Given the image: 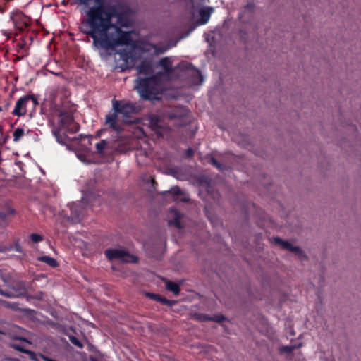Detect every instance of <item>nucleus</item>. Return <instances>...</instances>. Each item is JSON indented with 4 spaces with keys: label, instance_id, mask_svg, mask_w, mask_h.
Instances as JSON below:
<instances>
[{
    "label": "nucleus",
    "instance_id": "nucleus-1",
    "mask_svg": "<svg viewBox=\"0 0 361 361\" xmlns=\"http://www.w3.org/2000/svg\"><path fill=\"white\" fill-rule=\"evenodd\" d=\"M130 26L127 11L99 0L85 11L79 28L80 32L92 39L93 45L97 49L109 51L132 43L131 32L122 30Z\"/></svg>",
    "mask_w": 361,
    "mask_h": 361
},
{
    "label": "nucleus",
    "instance_id": "nucleus-2",
    "mask_svg": "<svg viewBox=\"0 0 361 361\" xmlns=\"http://www.w3.org/2000/svg\"><path fill=\"white\" fill-rule=\"evenodd\" d=\"M188 111L183 106H176L166 111L162 116H154L150 118L149 126L158 137H164L169 132L170 124L176 128L187 124L186 116Z\"/></svg>",
    "mask_w": 361,
    "mask_h": 361
},
{
    "label": "nucleus",
    "instance_id": "nucleus-3",
    "mask_svg": "<svg viewBox=\"0 0 361 361\" xmlns=\"http://www.w3.org/2000/svg\"><path fill=\"white\" fill-rule=\"evenodd\" d=\"M161 77L162 73L158 72L149 77H138L135 80V87L142 99H159L158 95L162 88Z\"/></svg>",
    "mask_w": 361,
    "mask_h": 361
},
{
    "label": "nucleus",
    "instance_id": "nucleus-4",
    "mask_svg": "<svg viewBox=\"0 0 361 361\" xmlns=\"http://www.w3.org/2000/svg\"><path fill=\"white\" fill-rule=\"evenodd\" d=\"M10 19L13 23L14 30L13 32L9 30H2V35L10 39L11 35H14L13 42L17 41V36L27 32L31 25V18L21 11L17 10L10 14Z\"/></svg>",
    "mask_w": 361,
    "mask_h": 361
},
{
    "label": "nucleus",
    "instance_id": "nucleus-5",
    "mask_svg": "<svg viewBox=\"0 0 361 361\" xmlns=\"http://www.w3.org/2000/svg\"><path fill=\"white\" fill-rule=\"evenodd\" d=\"M112 109L114 111L122 115L123 122L125 123H134L135 119H132L133 116L136 114L139 109L135 104L125 100H112Z\"/></svg>",
    "mask_w": 361,
    "mask_h": 361
},
{
    "label": "nucleus",
    "instance_id": "nucleus-6",
    "mask_svg": "<svg viewBox=\"0 0 361 361\" xmlns=\"http://www.w3.org/2000/svg\"><path fill=\"white\" fill-rule=\"evenodd\" d=\"M30 104L32 109H35L39 104L38 100L34 94H26L21 97L16 102L12 114L19 117L25 116L27 113V107Z\"/></svg>",
    "mask_w": 361,
    "mask_h": 361
},
{
    "label": "nucleus",
    "instance_id": "nucleus-7",
    "mask_svg": "<svg viewBox=\"0 0 361 361\" xmlns=\"http://www.w3.org/2000/svg\"><path fill=\"white\" fill-rule=\"evenodd\" d=\"M175 68L180 69L184 74L190 78V82L192 85H201L203 82V77L201 72L191 63H180Z\"/></svg>",
    "mask_w": 361,
    "mask_h": 361
},
{
    "label": "nucleus",
    "instance_id": "nucleus-8",
    "mask_svg": "<svg viewBox=\"0 0 361 361\" xmlns=\"http://www.w3.org/2000/svg\"><path fill=\"white\" fill-rule=\"evenodd\" d=\"M104 254L109 260L118 259L126 262H136L137 258L128 252L121 249H107Z\"/></svg>",
    "mask_w": 361,
    "mask_h": 361
},
{
    "label": "nucleus",
    "instance_id": "nucleus-9",
    "mask_svg": "<svg viewBox=\"0 0 361 361\" xmlns=\"http://www.w3.org/2000/svg\"><path fill=\"white\" fill-rule=\"evenodd\" d=\"M274 243L279 245L283 250L290 251L298 255L300 260H305L307 257L303 253L302 250L298 246H294L288 241L283 240L279 237L273 238Z\"/></svg>",
    "mask_w": 361,
    "mask_h": 361
},
{
    "label": "nucleus",
    "instance_id": "nucleus-10",
    "mask_svg": "<svg viewBox=\"0 0 361 361\" xmlns=\"http://www.w3.org/2000/svg\"><path fill=\"white\" fill-rule=\"evenodd\" d=\"M119 54L120 59L122 61L120 67L123 71L134 67L136 58L131 51L123 49L121 51Z\"/></svg>",
    "mask_w": 361,
    "mask_h": 361
},
{
    "label": "nucleus",
    "instance_id": "nucleus-11",
    "mask_svg": "<svg viewBox=\"0 0 361 361\" xmlns=\"http://www.w3.org/2000/svg\"><path fill=\"white\" fill-rule=\"evenodd\" d=\"M104 124L108 126L111 130L118 133H121L123 130L121 125L118 123V114L114 111L113 113L106 115Z\"/></svg>",
    "mask_w": 361,
    "mask_h": 361
},
{
    "label": "nucleus",
    "instance_id": "nucleus-12",
    "mask_svg": "<svg viewBox=\"0 0 361 361\" xmlns=\"http://www.w3.org/2000/svg\"><path fill=\"white\" fill-rule=\"evenodd\" d=\"M139 75H144L147 77L155 75L154 71L153 62L152 60L144 59L136 67Z\"/></svg>",
    "mask_w": 361,
    "mask_h": 361
},
{
    "label": "nucleus",
    "instance_id": "nucleus-13",
    "mask_svg": "<svg viewBox=\"0 0 361 361\" xmlns=\"http://www.w3.org/2000/svg\"><path fill=\"white\" fill-rule=\"evenodd\" d=\"M159 66L162 68L163 72H161L163 75H170L173 72L172 67V61L170 57H164L159 61Z\"/></svg>",
    "mask_w": 361,
    "mask_h": 361
},
{
    "label": "nucleus",
    "instance_id": "nucleus-14",
    "mask_svg": "<svg viewBox=\"0 0 361 361\" xmlns=\"http://www.w3.org/2000/svg\"><path fill=\"white\" fill-rule=\"evenodd\" d=\"M59 123L62 127H67L73 123V115L66 111H61L59 114Z\"/></svg>",
    "mask_w": 361,
    "mask_h": 361
},
{
    "label": "nucleus",
    "instance_id": "nucleus-15",
    "mask_svg": "<svg viewBox=\"0 0 361 361\" xmlns=\"http://www.w3.org/2000/svg\"><path fill=\"white\" fill-rule=\"evenodd\" d=\"M16 51L23 55H27L28 47L27 45V39L25 36H22L16 44Z\"/></svg>",
    "mask_w": 361,
    "mask_h": 361
},
{
    "label": "nucleus",
    "instance_id": "nucleus-16",
    "mask_svg": "<svg viewBox=\"0 0 361 361\" xmlns=\"http://www.w3.org/2000/svg\"><path fill=\"white\" fill-rule=\"evenodd\" d=\"M149 296L150 297V298L154 300L155 301H157L163 305H166L169 307L173 306L176 302L175 300H168L159 294L150 293L149 294Z\"/></svg>",
    "mask_w": 361,
    "mask_h": 361
},
{
    "label": "nucleus",
    "instance_id": "nucleus-17",
    "mask_svg": "<svg viewBox=\"0 0 361 361\" xmlns=\"http://www.w3.org/2000/svg\"><path fill=\"white\" fill-rule=\"evenodd\" d=\"M212 11L213 8L211 7H207L204 8H201L200 10L199 14L200 16V22L202 24H206L209 21Z\"/></svg>",
    "mask_w": 361,
    "mask_h": 361
},
{
    "label": "nucleus",
    "instance_id": "nucleus-18",
    "mask_svg": "<svg viewBox=\"0 0 361 361\" xmlns=\"http://www.w3.org/2000/svg\"><path fill=\"white\" fill-rule=\"evenodd\" d=\"M37 260L39 262L46 263L47 264H48L49 267H51L52 268H55L59 266V263L56 261V259H55L54 258L51 257L49 256L45 255V256L39 257L37 258Z\"/></svg>",
    "mask_w": 361,
    "mask_h": 361
},
{
    "label": "nucleus",
    "instance_id": "nucleus-19",
    "mask_svg": "<svg viewBox=\"0 0 361 361\" xmlns=\"http://www.w3.org/2000/svg\"><path fill=\"white\" fill-rule=\"evenodd\" d=\"M166 288L168 290L172 292L176 295H178L180 292V286L178 283L169 280L166 281Z\"/></svg>",
    "mask_w": 361,
    "mask_h": 361
},
{
    "label": "nucleus",
    "instance_id": "nucleus-20",
    "mask_svg": "<svg viewBox=\"0 0 361 361\" xmlns=\"http://www.w3.org/2000/svg\"><path fill=\"white\" fill-rule=\"evenodd\" d=\"M24 134V130L22 128H17L13 133V141L16 142H19Z\"/></svg>",
    "mask_w": 361,
    "mask_h": 361
},
{
    "label": "nucleus",
    "instance_id": "nucleus-21",
    "mask_svg": "<svg viewBox=\"0 0 361 361\" xmlns=\"http://www.w3.org/2000/svg\"><path fill=\"white\" fill-rule=\"evenodd\" d=\"M53 135H54L55 138L56 139V141L60 144H64L63 142V136L61 134V128H54L52 130Z\"/></svg>",
    "mask_w": 361,
    "mask_h": 361
},
{
    "label": "nucleus",
    "instance_id": "nucleus-22",
    "mask_svg": "<svg viewBox=\"0 0 361 361\" xmlns=\"http://www.w3.org/2000/svg\"><path fill=\"white\" fill-rule=\"evenodd\" d=\"M170 224H173L176 228H181L182 225L180 222V213L176 212L175 214V218L173 220L169 221Z\"/></svg>",
    "mask_w": 361,
    "mask_h": 361
},
{
    "label": "nucleus",
    "instance_id": "nucleus-23",
    "mask_svg": "<svg viewBox=\"0 0 361 361\" xmlns=\"http://www.w3.org/2000/svg\"><path fill=\"white\" fill-rule=\"evenodd\" d=\"M107 146V142L105 140H102L96 144L97 152L99 154H102L104 149Z\"/></svg>",
    "mask_w": 361,
    "mask_h": 361
},
{
    "label": "nucleus",
    "instance_id": "nucleus-24",
    "mask_svg": "<svg viewBox=\"0 0 361 361\" xmlns=\"http://www.w3.org/2000/svg\"><path fill=\"white\" fill-rule=\"evenodd\" d=\"M69 338V341L73 343L74 345L77 346L79 348H83V344L80 341H79L75 336L73 335H68L66 334Z\"/></svg>",
    "mask_w": 361,
    "mask_h": 361
},
{
    "label": "nucleus",
    "instance_id": "nucleus-25",
    "mask_svg": "<svg viewBox=\"0 0 361 361\" xmlns=\"http://www.w3.org/2000/svg\"><path fill=\"white\" fill-rule=\"evenodd\" d=\"M13 348H14L16 350H18V351H19V352L24 353H26V354H28V355H32V357L33 356H35V354H34V353H33L32 351H31V350H25V349H24V348H23V347H22V346H20V345H13Z\"/></svg>",
    "mask_w": 361,
    "mask_h": 361
},
{
    "label": "nucleus",
    "instance_id": "nucleus-26",
    "mask_svg": "<svg viewBox=\"0 0 361 361\" xmlns=\"http://www.w3.org/2000/svg\"><path fill=\"white\" fill-rule=\"evenodd\" d=\"M30 238L31 241L34 243H37L43 240V236L37 233L31 234Z\"/></svg>",
    "mask_w": 361,
    "mask_h": 361
},
{
    "label": "nucleus",
    "instance_id": "nucleus-27",
    "mask_svg": "<svg viewBox=\"0 0 361 361\" xmlns=\"http://www.w3.org/2000/svg\"><path fill=\"white\" fill-rule=\"evenodd\" d=\"M171 194H172L173 196H178V195H181L183 194V192H182V190H180V188L179 187H173V188H171V189L168 192Z\"/></svg>",
    "mask_w": 361,
    "mask_h": 361
},
{
    "label": "nucleus",
    "instance_id": "nucleus-28",
    "mask_svg": "<svg viewBox=\"0 0 361 361\" xmlns=\"http://www.w3.org/2000/svg\"><path fill=\"white\" fill-rule=\"evenodd\" d=\"M167 50V48L164 47L154 46V52L155 54L159 55L164 54Z\"/></svg>",
    "mask_w": 361,
    "mask_h": 361
},
{
    "label": "nucleus",
    "instance_id": "nucleus-29",
    "mask_svg": "<svg viewBox=\"0 0 361 361\" xmlns=\"http://www.w3.org/2000/svg\"><path fill=\"white\" fill-rule=\"evenodd\" d=\"M226 320V317L222 314H216L212 317V321H214L216 322H223Z\"/></svg>",
    "mask_w": 361,
    "mask_h": 361
},
{
    "label": "nucleus",
    "instance_id": "nucleus-30",
    "mask_svg": "<svg viewBox=\"0 0 361 361\" xmlns=\"http://www.w3.org/2000/svg\"><path fill=\"white\" fill-rule=\"evenodd\" d=\"M295 348V346H293V345H286V346H283L282 348H281V351L282 352H285V353H290L293 351V350Z\"/></svg>",
    "mask_w": 361,
    "mask_h": 361
},
{
    "label": "nucleus",
    "instance_id": "nucleus-31",
    "mask_svg": "<svg viewBox=\"0 0 361 361\" xmlns=\"http://www.w3.org/2000/svg\"><path fill=\"white\" fill-rule=\"evenodd\" d=\"M212 317L205 314H200L198 315V319L201 321H212Z\"/></svg>",
    "mask_w": 361,
    "mask_h": 361
},
{
    "label": "nucleus",
    "instance_id": "nucleus-32",
    "mask_svg": "<svg viewBox=\"0 0 361 361\" xmlns=\"http://www.w3.org/2000/svg\"><path fill=\"white\" fill-rule=\"evenodd\" d=\"M211 164H212L213 166H214L215 167H216L217 169H222L221 164H219V163L218 162V161H217L215 158H214V157H212V158L211 159Z\"/></svg>",
    "mask_w": 361,
    "mask_h": 361
},
{
    "label": "nucleus",
    "instance_id": "nucleus-33",
    "mask_svg": "<svg viewBox=\"0 0 361 361\" xmlns=\"http://www.w3.org/2000/svg\"><path fill=\"white\" fill-rule=\"evenodd\" d=\"M77 2L83 6H88L90 0H76ZM94 2H98L99 0H94Z\"/></svg>",
    "mask_w": 361,
    "mask_h": 361
},
{
    "label": "nucleus",
    "instance_id": "nucleus-34",
    "mask_svg": "<svg viewBox=\"0 0 361 361\" xmlns=\"http://www.w3.org/2000/svg\"><path fill=\"white\" fill-rule=\"evenodd\" d=\"M194 154V151L191 148H188L187 150H186V153H185V156L187 158H190L193 156Z\"/></svg>",
    "mask_w": 361,
    "mask_h": 361
},
{
    "label": "nucleus",
    "instance_id": "nucleus-35",
    "mask_svg": "<svg viewBox=\"0 0 361 361\" xmlns=\"http://www.w3.org/2000/svg\"><path fill=\"white\" fill-rule=\"evenodd\" d=\"M79 128H80L79 125H78V124H74V126H73V127H72L69 130H70L71 133H74L78 132V130H79Z\"/></svg>",
    "mask_w": 361,
    "mask_h": 361
},
{
    "label": "nucleus",
    "instance_id": "nucleus-36",
    "mask_svg": "<svg viewBox=\"0 0 361 361\" xmlns=\"http://www.w3.org/2000/svg\"><path fill=\"white\" fill-rule=\"evenodd\" d=\"M0 294L2 295H4V296H6L8 298H11L13 297V295L11 294V293H6L3 290H0Z\"/></svg>",
    "mask_w": 361,
    "mask_h": 361
},
{
    "label": "nucleus",
    "instance_id": "nucleus-37",
    "mask_svg": "<svg viewBox=\"0 0 361 361\" xmlns=\"http://www.w3.org/2000/svg\"><path fill=\"white\" fill-rule=\"evenodd\" d=\"M42 359L44 360V361H54L55 360L52 359V358H50L47 356H45V355H42Z\"/></svg>",
    "mask_w": 361,
    "mask_h": 361
},
{
    "label": "nucleus",
    "instance_id": "nucleus-38",
    "mask_svg": "<svg viewBox=\"0 0 361 361\" xmlns=\"http://www.w3.org/2000/svg\"><path fill=\"white\" fill-rule=\"evenodd\" d=\"M16 251H17L18 252H22V248H21L20 245H17L16 246Z\"/></svg>",
    "mask_w": 361,
    "mask_h": 361
},
{
    "label": "nucleus",
    "instance_id": "nucleus-39",
    "mask_svg": "<svg viewBox=\"0 0 361 361\" xmlns=\"http://www.w3.org/2000/svg\"><path fill=\"white\" fill-rule=\"evenodd\" d=\"M180 200L181 202H188L189 201V199H188V197H182V198H180Z\"/></svg>",
    "mask_w": 361,
    "mask_h": 361
},
{
    "label": "nucleus",
    "instance_id": "nucleus-40",
    "mask_svg": "<svg viewBox=\"0 0 361 361\" xmlns=\"http://www.w3.org/2000/svg\"><path fill=\"white\" fill-rule=\"evenodd\" d=\"M90 361H99L98 359L95 357H93V356H90Z\"/></svg>",
    "mask_w": 361,
    "mask_h": 361
},
{
    "label": "nucleus",
    "instance_id": "nucleus-41",
    "mask_svg": "<svg viewBox=\"0 0 361 361\" xmlns=\"http://www.w3.org/2000/svg\"><path fill=\"white\" fill-rule=\"evenodd\" d=\"M16 213V211L14 209H9V214H14Z\"/></svg>",
    "mask_w": 361,
    "mask_h": 361
},
{
    "label": "nucleus",
    "instance_id": "nucleus-42",
    "mask_svg": "<svg viewBox=\"0 0 361 361\" xmlns=\"http://www.w3.org/2000/svg\"><path fill=\"white\" fill-rule=\"evenodd\" d=\"M74 216L75 217H79L80 216V214L75 210V212H74Z\"/></svg>",
    "mask_w": 361,
    "mask_h": 361
},
{
    "label": "nucleus",
    "instance_id": "nucleus-43",
    "mask_svg": "<svg viewBox=\"0 0 361 361\" xmlns=\"http://www.w3.org/2000/svg\"><path fill=\"white\" fill-rule=\"evenodd\" d=\"M5 12V9L0 6V13H4Z\"/></svg>",
    "mask_w": 361,
    "mask_h": 361
},
{
    "label": "nucleus",
    "instance_id": "nucleus-44",
    "mask_svg": "<svg viewBox=\"0 0 361 361\" xmlns=\"http://www.w3.org/2000/svg\"><path fill=\"white\" fill-rule=\"evenodd\" d=\"M104 130H100L99 131L97 132V137H99L101 135V133Z\"/></svg>",
    "mask_w": 361,
    "mask_h": 361
},
{
    "label": "nucleus",
    "instance_id": "nucleus-45",
    "mask_svg": "<svg viewBox=\"0 0 361 361\" xmlns=\"http://www.w3.org/2000/svg\"><path fill=\"white\" fill-rule=\"evenodd\" d=\"M2 111H3L2 107L0 106V112Z\"/></svg>",
    "mask_w": 361,
    "mask_h": 361
},
{
    "label": "nucleus",
    "instance_id": "nucleus-46",
    "mask_svg": "<svg viewBox=\"0 0 361 361\" xmlns=\"http://www.w3.org/2000/svg\"><path fill=\"white\" fill-rule=\"evenodd\" d=\"M36 298H37V299H41V297L37 296V297H36Z\"/></svg>",
    "mask_w": 361,
    "mask_h": 361
},
{
    "label": "nucleus",
    "instance_id": "nucleus-47",
    "mask_svg": "<svg viewBox=\"0 0 361 361\" xmlns=\"http://www.w3.org/2000/svg\"><path fill=\"white\" fill-rule=\"evenodd\" d=\"M29 39L32 41V36H31V37H30V38H29Z\"/></svg>",
    "mask_w": 361,
    "mask_h": 361
},
{
    "label": "nucleus",
    "instance_id": "nucleus-48",
    "mask_svg": "<svg viewBox=\"0 0 361 361\" xmlns=\"http://www.w3.org/2000/svg\"><path fill=\"white\" fill-rule=\"evenodd\" d=\"M1 333V331H0V334Z\"/></svg>",
    "mask_w": 361,
    "mask_h": 361
}]
</instances>
